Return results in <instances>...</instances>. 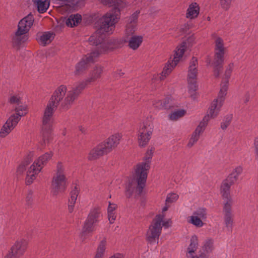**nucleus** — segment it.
I'll use <instances>...</instances> for the list:
<instances>
[{
	"mask_svg": "<svg viewBox=\"0 0 258 258\" xmlns=\"http://www.w3.org/2000/svg\"><path fill=\"white\" fill-rule=\"evenodd\" d=\"M149 163L143 162L138 164L133 177L128 180L125 186V194L130 197L133 194H140L145 186Z\"/></svg>",
	"mask_w": 258,
	"mask_h": 258,
	"instance_id": "1",
	"label": "nucleus"
},
{
	"mask_svg": "<svg viewBox=\"0 0 258 258\" xmlns=\"http://www.w3.org/2000/svg\"><path fill=\"white\" fill-rule=\"evenodd\" d=\"M61 92L59 90H55L53 95L49 100L46 107L44 110L42 117V131L43 134H48L52 130L53 114L57 106L60 104L61 106L65 109H68L69 106H66L63 104V99L62 96L63 95L62 91Z\"/></svg>",
	"mask_w": 258,
	"mask_h": 258,
	"instance_id": "2",
	"label": "nucleus"
},
{
	"mask_svg": "<svg viewBox=\"0 0 258 258\" xmlns=\"http://www.w3.org/2000/svg\"><path fill=\"white\" fill-rule=\"evenodd\" d=\"M52 156V152H47L39 156L34 161L26 172L25 183L27 185H30L33 183L39 173L41 172L44 166L51 159Z\"/></svg>",
	"mask_w": 258,
	"mask_h": 258,
	"instance_id": "3",
	"label": "nucleus"
},
{
	"mask_svg": "<svg viewBox=\"0 0 258 258\" xmlns=\"http://www.w3.org/2000/svg\"><path fill=\"white\" fill-rule=\"evenodd\" d=\"M89 79L81 82L74 88H68L65 85H60L55 90H59V92L63 93L62 96L63 99V104L66 106H71L73 104L81 92L85 88L89 83H91Z\"/></svg>",
	"mask_w": 258,
	"mask_h": 258,
	"instance_id": "4",
	"label": "nucleus"
},
{
	"mask_svg": "<svg viewBox=\"0 0 258 258\" xmlns=\"http://www.w3.org/2000/svg\"><path fill=\"white\" fill-rule=\"evenodd\" d=\"M67 178L65 167L61 162H58L51 181V192L54 196L62 192L66 188Z\"/></svg>",
	"mask_w": 258,
	"mask_h": 258,
	"instance_id": "5",
	"label": "nucleus"
},
{
	"mask_svg": "<svg viewBox=\"0 0 258 258\" xmlns=\"http://www.w3.org/2000/svg\"><path fill=\"white\" fill-rule=\"evenodd\" d=\"M165 215L162 213L156 216L149 227L146 234V239L151 244L158 243L159 237L162 231L161 222Z\"/></svg>",
	"mask_w": 258,
	"mask_h": 258,
	"instance_id": "6",
	"label": "nucleus"
},
{
	"mask_svg": "<svg viewBox=\"0 0 258 258\" xmlns=\"http://www.w3.org/2000/svg\"><path fill=\"white\" fill-rule=\"evenodd\" d=\"M207 218V210L206 208L201 207L198 208L187 217V222L197 228H201L205 225L204 221Z\"/></svg>",
	"mask_w": 258,
	"mask_h": 258,
	"instance_id": "7",
	"label": "nucleus"
},
{
	"mask_svg": "<svg viewBox=\"0 0 258 258\" xmlns=\"http://www.w3.org/2000/svg\"><path fill=\"white\" fill-rule=\"evenodd\" d=\"M28 241L24 238L16 240L12 246L6 258H19L23 255L28 247Z\"/></svg>",
	"mask_w": 258,
	"mask_h": 258,
	"instance_id": "8",
	"label": "nucleus"
},
{
	"mask_svg": "<svg viewBox=\"0 0 258 258\" xmlns=\"http://www.w3.org/2000/svg\"><path fill=\"white\" fill-rule=\"evenodd\" d=\"M198 60L195 57L192 58L190 61L188 71L187 80L188 87L190 89L196 90L198 70Z\"/></svg>",
	"mask_w": 258,
	"mask_h": 258,
	"instance_id": "9",
	"label": "nucleus"
},
{
	"mask_svg": "<svg viewBox=\"0 0 258 258\" xmlns=\"http://www.w3.org/2000/svg\"><path fill=\"white\" fill-rule=\"evenodd\" d=\"M224 47L223 40L217 37L215 40V66H219L223 63L224 61Z\"/></svg>",
	"mask_w": 258,
	"mask_h": 258,
	"instance_id": "10",
	"label": "nucleus"
},
{
	"mask_svg": "<svg viewBox=\"0 0 258 258\" xmlns=\"http://www.w3.org/2000/svg\"><path fill=\"white\" fill-rule=\"evenodd\" d=\"M232 199H228V201L224 203L223 206L224 222L226 226L228 228H231L233 223V215L232 212Z\"/></svg>",
	"mask_w": 258,
	"mask_h": 258,
	"instance_id": "11",
	"label": "nucleus"
},
{
	"mask_svg": "<svg viewBox=\"0 0 258 258\" xmlns=\"http://www.w3.org/2000/svg\"><path fill=\"white\" fill-rule=\"evenodd\" d=\"M122 138L120 133H116L109 136L105 141L102 142L108 153L115 148L119 144Z\"/></svg>",
	"mask_w": 258,
	"mask_h": 258,
	"instance_id": "12",
	"label": "nucleus"
},
{
	"mask_svg": "<svg viewBox=\"0 0 258 258\" xmlns=\"http://www.w3.org/2000/svg\"><path fill=\"white\" fill-rule=\"evenodd\" d=\"M190 243L187 248L186 256L187 258H203L202 256H198L195 255L196 252L199 246L198 237L194 234L192 235L190 238ZM205 258H210V256H207Z\"/></svg>",
	"mask_w": 258,
	"mask_h": 258,
	"instance_id": "13",
	"label": "nucleus"
},
{
	"mask_svg": "<svg viewBox=\"0 0 258 258\" xmlns=\"http://www.w3.org/2000/svg\"><path fill=\"white\" fill-rule=\"evenodd\" d=\"M224 102L218 99H215L211 102L208 113L204 117H208L207 119L210 120L211 118H215L219 114L222 106Z\"/></svg>",
	"mask_w": 258,
	"mask_h": 258,
	"instance_id": "14",
	"label": "nucleus"
},
{
	"mask_svg": "<svg viewBox=\"0 0 258 258\" xmlns=\"http://www.w3.org/2000/svg\"><path fill=\"white\" fill-rule=\"evenodd\" d=\"M108 153H109L105 149L104 144L101 142L90 150L88 158L89 160H94Z\"/></svg>",
	"mask_w": 258,
	"mask_h": 258,
	"instance_id": "15",
	"label": "nucleus"
},
{
	"mask_svg": "<svg viewBox=\"0 0 258 258\" xmlns=\"http://www.w3.org/2000/svg\"><path fill=\"white\" fill-rule=\"evenodd\" d=\"M34 21L33 16L32 14H29L19 22L17 29L23 32L28 33L33 25Z\"/></svg>",
	"mask_w": 258,
	"mask_h": 258,
	"instance_id": "16",
	"label": "nucleus"
},
{
	"mask_svg": "<svg viewBox=\"0 0 258 258\" xmlns=\"http://www.w3.org/2000/svg\"><path fill=\"white\" fill-rule=\"evenodd\" d=\"M27 33L17 29V31L12 36L13 44L15 46L20 47L21 45L27 42L28 40V36L26 35Z\"/></svg>",
	"mask_w": 258,
	"mask_h": 258,
	"instance_id": "17",
	"label": "nucleus"
},
{
	"mask_svg": "<svg viewBox=\"0 0 258 258\" xmlns=\"http://www.w3.org/2000/svg\"><path fill=\"white\" fill-rule=\"evenodd\" d=\"M15 113L12 114L10 117L18 123L21 117L26 115L28 113L27 105L25 104H21L14 106Z\"/></svg>",
	"mask_w": 258,
	"mask_h": 258,
	"instance_id": "18",
	"label": "nucleus"
},
{
	"mask_svg": "<svg viewBox=\"0 0 258 258\" xmlns=\"http://www.w3.org/2000/svg\"><path fill=\"white\" fill-rule=\"evenodd\" d=\"M153 126L151 117L147 118L139 125L137 133L152 136Z\"/></svg>",
	"mask_w": 258,
	"mask_h": 258,
	"instance_id": "19",
	"label": "nucleus"
},
{
	"mask_svg": "<svg viewBox=\"0 0 258 258\" xmlns=\"http://www.w3.org/2000/svg\"><path fill=\"white\" fill-rule=\"evenodd\" d=\"M17 124L16 121L9 117L0 130V137L2 138L6 137L17 126Z\"/></svg>",
	"mask_w": 258,
	"mask_h": 258,
	"instance_id": "20",
	"label": "nucleus"
},
{
	"mask_svg": "<svg viewBox=\"0 0 258 258\" xmlns=\"http://www.w3.org/2000/svg\"><path fill=\"white\" fill-rule=\"evenodd\" d=\"M54 34L50 32H40L37 34L36 39L42 46L49 44L54 39Z\"/></svg>",
	"mask_w": 258,
	"mask_h": 258,
	"instance_id": "21",
	"label": "nucleus"
},
{
	"mask_svg": "<svg viewBox=\"0 0 258 258\" xmlns=\"http://www.w3.org/2000/svg\"><path fill=\"white\" fill-rule=\"evenodd\" d=\"M213 249V240L211 239H206L203 243L202 247L200 251L199 256L206 257L209 256L210 258H213L210 253Z\"/></svg>",
	"mask_w": 258,
	"mask_h": 258,
	"instance_id": "22",
	"label": "nucleus"
},
{
	"mask_svg": "<svg viewBox=\"0 0 258 258\" xmlns=\"http://www.w3.org/2000/svg\"><path fill=\"white\" fill-rule=\"evenodd\" d=\"M186 46L184 44H182L178 46L174 50L173 57H171V60L174 64H177L182 59L184 53L186 50Z\"/></svg>",
	"mask_w": 258,
	"mask_h": 258,
	"instance_id": "23",
	"label": "nucleus"
},
{
	"mask_svg": "<svg viewBox=\"0 0 258 258\" xmlns=\"http://www.w3.org/2000/svg\"><path fill=\"white\" fill-rule=\"evenodd\" d=\"M79 195V190L76 186L71 191L70 197L68 200V209L69 213H72L75 209V206L76 203L77 197Z\"/></svg>",
	"mask_w": 258,
	"mask_h": 258,
	"instance_id": "24",
	"label": "nucleus"
},
{
	"mask_svg": "<svg viewBox=\"0 0 258 258\" xmlns=\"http://www.w3.org/2000/svg\"><path fill=\"white\" fill-rule=\"evenodd\" d=\"M231 182L227 178L222 182L221 185L220 191L223 198L226 199V202L228 201V199H232L229 196V190L231 186L234 183Z\"/></svg>",
	"mask_w": 258,
	"mask_h": 258,
	"instance_id": "25",
	"label": "nucleus"
},
{
	"mask_svg": "<svg viewBox=\"0 0 258 258\" xmlns=\"http://www.w3.org/2000/svg\"><path fill=\"white\" fill-rule=\"evenodd\" d=\"M229 86V80L222 79L220 84V90L218 94L217 98L220 100L224 102L226 96Z\"/></svg>",
	"mask_w": 258,
	"mask_h": 258,
	"instance_id": "26",
	"label": "nucleus"
},
{
	"mask_svg": "<svg viewBox=\"0 0 258 258\" xmlns=\"http://www.w3.org/2000/svg\"><path fill=\"white\" fill-rule=\"evenodd\" d=\"M117 205L115 204L109 202L107 208V219L109 224H112L114 223L116 218V210Z\"/></svg>",
	"mask_w": 258,
	"mask_h": 258,
	"instance_id": "27",
	"label": "nucleus"
},
{
	"mask_svg": "<svg viewBox=\"0 0 258 258\" xmlns=\"http://www.w3.org/2000/svg\"><path fill=\"white\" fill-rule=\"evenodd\" d=\"M128 46L133 50L137 49L143 42V37L140 35L132 36L128 41Z\"/></svg>",
	"mask_w": 258,
	"mask_h": 258,
	"instance_id": "28",
	"label": "nucleus"
},
{
	"mask_svg": "<svg viewBox=\"0 0 258 258\" xmlns=\"http://www.w3.org/2000/svg\"><path fill=\"white\" fill-rule=\"evenodd\" d=\"M200 8L197 3H192L189 5L187 10L186 17L190 19H194L198 16Z\"/></svg>",
	"mask_w": 258,
	"mask_h": 258,
	"instance_id": "29",
	"label": "nucleus"
},
{
	"mask_svg": "<svg viewBox=\"0 0 258 258\" xmlns=\"http://www.w3.org/2000/svg\"><path fill=\"white\" fill-rule=\"evenodd\" d=\"M106 244V238H103L100 241L98 244L94 258H103L105 252Z\"/></svg>",
	"mask_w": 258,
	"mask_h": 258,
	"instance_id": "30",
	"label": "nucleus"
},
{
	"mask_svg": "<svg viewBox=\"0 0 258 258\" xmlns=\"http://www.w3.org/2000/svg\"><path fill=\"white\" fill-rule=\"evenodd\" d=\"M171 100L170 98H166L164 100H155L153 103L154 107L158 109H167L170 107V102Z\"/></svg>",
	"mask_w": 258,
	"mask_h": 258,
	"instance_id": "31",
	"label": "nucleus"
},
{
	"mask_svg": "<svg viewBox=\"0 0 258 258\" xmlns=\"http://www.w3.org/2000/svg\"><path fill=\"white\" fill-rule=\"evenodd\" d=\"M176 66V64H174V63H173L171 60L169 59L165 64L163 68V71L160 74V79H164L165 78H166L171 73V72Z\"/></svg>",
	"mask_w": 258,
	"mask_h": 258,
	"instance_id": "32",
	"label": "nucleus"
},
{
	"mask_svg": "<svg viewBox=\"0 0 258 258\" xmlns=\"http://www.w3.org/2000/svg\"><path fill=\"white\" fill-rule=\"evenodd\" d=\"M37 6L38 11L40 13H43L48 9L50 2L49 0H33Z\"/></svg>",
	"mask_w": 258,
	"mask_h": 258,
	"instance_id": "33",
	"label": "nucleus"
},
{
	"mask_svg": "<svg viewBox=\"0 0 258 258\" xmlns=\"http://www.w3.org/2000/svg\"><path fill=\"white\" fill-rule=\"evenodd\" d=\"M100 214L101 211L99 208H93L91 210L87 219L96 224L99 221Z\"/></svg>",
	"mask_w": 258,
	"mask_h": 258,
	"instance_id": "34",
	"label": "nucleus"
},
{
	"mask_svg": "<svg viewBox=\"0 0 258 258\" xmlns=\"http://www.w3.org/2000/svg\"><path fill=\"white\" fill-rule=\"evenodd\" d=\"M95 223L86 219L82 230V236L90 233L95 230Z\"/></svg>",
	"mask_w": 258,
	"mask_h": 258,
	"instance_id": "35",
	"label": "nucleus"
},
{
	"mask_svg": "<svg viewBox=\"0 0 258 258\" xmlns=\"http://www.w3.org/2000/svg\"><path fill=\"white\" fill-rule=\"evenodd\" d=\"M81 21V16L79 14L71 15L66 21V25L73 27L77 26Z\"/></svg>",
	"mask_w": 258,
	"mask_h": 258,
	"instance_id": "36",
	"label": "nucleus"
},
{
	"mask_svg": "<svg viewBox=\"0 0 258 258\" xmlns=\"http://www.w3.org/2000/svg\"><path fill=\"white\" fill-rule=\"evenodd\" d=\"M23 95L21 93H16L11 94L9 97V101L15 106L22 104Z\"/></svg>",
	"mask_w": 258,
	"mask_h": 258,
	"instance_id": "37",
	"label": "nucleus"
},
{
	"mask_svg": "<svg viewBox=\"0 0 258 258\" xmlns=\"http://www.w3.org/2000/svg\"><path fill=\"white\" fill-rule=\"evenodd\" d=\"M208 117H204L203 120L200 122L198 126L196 128L193 133L200 137L201 135L204 132L206 126L208 124L209 120L207 119Z\"/></svg>",
	"mask_w": 258,
	"mask_h": 258,
	"instance_id": "38",
	"label": "nucleus"
},
{
	"mask_svg": "<svg viewBox=\"0 0 258 258\" xmlns=\"http://www.w3.org/2000/svg\"><path fill=\"white\" fill-rule=\"evenodd\" d=\"M137 137L139 146L144 147L148 144L151 136L137 133Z\"/></svg>",
	"mask_w": 258,
	"mask_h": 258,
	"instance_id": "39",
	"label": "nucleus"
},
{
	"mask_svg": "<svg viewBox=\"0 0 258 258\" xmlns=\"http://www.w3.org/2000/svg\"><path fill=\"white\" fill-rule=\"evenodd\" d=\"M242 171L243 169L241 166H237L233 170L231 174L227 177V178L230 180L232 181L231 182L234 183L236 181Z\"/></svg>",
	"mask_w": 258,
	"mask_h": 258,
	"instance_id": "40",
	"label": "nucleus"
},
{
	"mask_svg": "<svg viewBox=\"0 0 258 258\" xmlns=\"http://www.w3.org/2000/svg\"><path fill=\"white\" fill-rule=\"evenodd\" d=\"M186 111L180 109L172 111L169 115V118L171 120H177L185 115Z\"/></svg>",
	"mask_w": 258,
	"mask_h": 258,
	"instance_id": "41",
	"label": "nucleus"
},
{
	"mask_svg": "<svg viewBox=\"0 0 258 258\" xmlns=\"http://www.w3.org/2000/svg\"><path fill=\"white\" fill-rule=\"evenodd\" d=\"M102 68L101 67H96L95 68L93 71L92 73H91L90 77L88 78L89 79L90 82H93L97 79L99 78L102 72Z\"/></svg>",
	"mask_w": 258,
	"mask_h": 258,
	"instance_id": "42",
	"label": "nucleus"
},
{
	"mask_svg": "<svg viewBox=\"0 0 258 258\" xmlns=\"http://www.w3.org/2000/svg\"><path fill=\"white\" fill-rule=\"evenodd\" d=\"M233 68H234V63H232V62L230 63L227 66V67L226 69L225 74H224L222 79H227L228 80H229Z\"/></svg>",
	"mask_w": 258,
	"mask_h": 258,
	"instance_id": "43",
	"label": "nucleus"
},
{
	"mask_svg": "<svg viewBox=\"0 0 258 258\" xmlns=\"http://www.w3.org/2000/svg\"><path fill=\"white\" fill-rule=\"evenodd\" d=\"M199 138V136L192 133L187 144V147L189 148H191L198 142Z\"/></svg>",
	"mask_w": 258,
	"mask_h": 258,
	"instance_id": "44",
	"label": "nucleus"
},
{
	"mask_svg": "<svg viewBox=\"0 0 258 258\" xmlns=\"http://www.w3.org/2000/svg\"><path fill=\"white\" fill-rule=\"evenodd\" d=\"M178 199V196L175 193H170L167 196L166 203V204H171L176 202Z\"/></svg>",
	"mask_w": 258,
	"mask_h": 258,
	"instance_id": "45",
	"label": "nucleus"
},
{
	"mask_svg": "<svg viewBox=\"0 0 258 258\" xmlns=\"http://www.w3.org/2000/svg\"><path fill=\"white\" fill-rule=\"evenodd\" d=\"M137 30V25L128 24L126 26L125 34L127 36L132 35Z\"/></svg>",
	"mask_w": 258,
	"mask_h": 258,
	"instance_id": "46",
	"label": "nucleus"
},
{
	"mask_svg": "<svg viewBox=\"0 0 258 258\" xmlns=\"http://www.w3.org/2000/svg\"><path fill=\"white\" fill-rule=\"evenodd\" d=\"M232 0H221L220 6L221 8L225 10H227L230 7Z\"/></svg>",
	"mask_w": 258,
	"mask_h": 258,
	"instance_id": "47",
	"label": "nucleus"
},
{
	"mask_svg": "<svg viewBox=\"0 0 258 258\" xmlns=\"http://www.w3.org/2000/svg\"><path fill=\"white\" fill-rule=\"evenodd\" d=\"M27 165V163H21L17 169V174L18 175H21L26 170V166Z\"/></svg>",
	"mask_w": 258,
	"mask_h": 258,
	"instance_id": "48",
	"label": "nucleus"
},
{
	"mask_svg": "<svg viewBox=\"0 0 258 258\" xmlns=\"http://www.w3.org/2000/svg\"><path fill=\"white\" fill-rule=\"evenodd\" d=\"M222 64H220L219 66H215V59L213 60V62L212 64V66L214 68V74L215 77H218L220 74V70L222 68Z\"/></svg>",
	"mask_w": 258,
	"mask_h": 258,
	"instance_id": "49",
	"label": "nucleus"
},
{
	"mask_svg": "<svg viewBox=\"0 0 258 258\" xmlns=\"http://www.w3.org/2000/svg\"><path fill=\"white\" fill-rule=\"evenodd\" d=\"M139 12L137 11L134 13L130 18L129 24L137 25L136 23L138 18Z\"/></svg>",
	"mask_w": 258,
	"mask_h": 258,
	"instance_id": "50",
	"label": "nucleus"
},
{
	"mask_svg": "<svg viewBox=\"0 0 258 258\" xmlns=\"http://www.w3.org/2000/svg\"><path fill=\"white\" fill-rule=\"evenodd\" d=\"M231 121L230 117L226 118L221 123V127L223 130L226 129L229 125Z\"/></svg>",
	"mask_w": 258,
	"mask_h": 258,
	"instance_id": "51",
	"label": "nucleus"
},
{
	"mask_svg": "<svg viewBox=\"0 0 258 258\" xmlns=\"http://www.w3.org/2000/svg\"><path fill=\"white\" fill-rule=\"evenodd\" d=\"M153 154V151L152 149L148 150L147 151L146 155L145 156V157H144L145 160L149 161L152 158Z\"/></svg>",
	"mask_w": 258,
	"mask_h": 258,
	"instance_id": "52",
	"label": "nucleus"
},
{
	"mask_svg": "<svg viewBox=\"0 0 258 258\" xmlns=\"http://www.w3.org/2000/svg\"><path fill=\"white\" fill-rule=\"evenodd\" d=\"M172 221L171 219H169L166 221H163L162 220V222H161V226H163L165 228L169 227L171 226Z\"/></svg>",
	"mask_w": 258,
	"mask_h": 258,
	"instance_id": "53",
	"label": "nucleus"
},
{
	"mask_svg": "<svg viewBox=\"0 0 258 258\" xmlns=\"http://www.w3.org/2000/svg\"><path fill=\"white\" fill-rule=\"evenodd\" d=\"M32 197H33V191L31 190H30L28 191L26 197V200L27 202H31L32 201Z\"/></svg>",
	"mask_w": 258,
	"mask_h": 258,
	"instance_id": "54",
	"label": "nucleus"
},
{
	"mask_svg": "<svg viewBox=\"0 0 258 258\" xmlns=\"http://www.w3.org/2000/svg\"><path fill=\"white\" fill-rule=\"evenodd\" d=\"M195 37L193 36H192L188 39L186 42L183 43V44H184L185 46L186 44H187L188 45H192L195 42Z\"/></svg>",
	"mask_w": 258,
	"mask_h": 258,
	"instance_id": "55",
	"label": "nucleus"
},
{
	"mask_svg": "<svg viewBox=\"0 0 258 258\" xmlns=\"http://www.w3.org/2000/svg\"><path fill=\"white\" fill-rule=\"evenodd\" d=\"M109 258H123V256L122 254L120 253H116L111 256Z\"/></svg>",
	"mask_w": 258,
	"mask_h": 258,
	"instance_id": "56",
	"label": "nucleus"
},
{
	"mask_svg": "<svg viewBox=\"0 0 258 258\" xmlns=\"http://www.w3.org/2000/svg\"><path fill=\"white\" fill-rule=\"evenodd\" d=\"M254 146L255 148V151L258 150V138H256L254 141Z\"/></svg>",
	"mask_w": 258,
	"mask_h": 258,
	"instance_id": "57",
	"label": "nucleus"
},
{
	"mask_svg": "<svg viewBox=\"0 0 258 258\" xmlns=\"http://www.w3.org/2000/svg\"><path fill=\"white\" fill-rule=\"evenodd\" d=\"M249 99H250L249 95L248 94H246L244 97V101L245 103H247V102L249 101Z\"/></svg>",
	"mask_w": 258,
	"mask_h": 258,
	"instance_id": "58",
	"label": "nucleus"
},
{
	"mask_svg": "<svg viewBox=\"0 0 258 258\" xmlns=\"http://www.w3.org/2000/svg\"><path fill=\"white\" fill-rule=\"evenodd\" d=\"M167 204H166V206L162 208V212H165L168 210L169 206H167Z\"/></svg>",
	"mask_w": 258,
	"mask_h": 258,
	"instance_id": "59",
	"label": "nucleus"
},
{
	"mask_svg": "<svg viewBox=\"0 0 258 258\" xmlns=\"http://www.w3.org/2000/svg\"><path fill=\"white\" fill-rule=\"evenodd\" d=\"M34 154L33 152H31L30 153V158H32L34 156Z\"/></svg>",
	"mask_w": 258,
	"mask_h": 258,
	"instance_id": "60",
	"label": "nucleus"
},
{
	"mask_svg": "<svg viewBox=\"0 0 258 258\" xmlns=\"http://www.w3.org/2000/svg\"><path fill=\"white\" fill-rule=\"evenodd\" d=\"M208 20H210V18L209 17L208 18Z\"/></svg>",
	"mask_w": 258,
	"mask_h": 258,
	"instance_id": "61",
	"label": "nucleus"
},
{
	"mask_svg": "<svg viewBox=\"0 0 258 258\" xmlns=\"http://www.w3.org/2000/svg\"><path fill=\"white\" fill-rule=\"evenodd\" d=\"M5 258H6V257Z\"/></svg>",
	"mask_w": 258,
	"mask_h": 258,
	"instance_id": "62",
	"label": "nucleus"
}]
</instances>
